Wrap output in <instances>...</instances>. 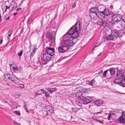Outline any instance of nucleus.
Returning a JSON list of instances; mask_svg holds the SVG:
<instances>
[{
    "label": "nucleus",
    "instance_id": "nucleus-60",
    "mask_svg": "<svg viewBox=\"0 0 125 125\" xmlns=\"http://www.w3.org/2000/svg\"><path fill=\"white\" fill-rule=\"evenodd\" d=\"M2 40L1 41V42H0V44H1L2 43Z\"/></svg>",
    "mask_w": 125,
    "mask_h": 125
},
{
    "label": "nucleus",
    "instance_id": "nucleus-37",
    "mask_svg": "<svg viewBox=\"0 0 125 125\" xmlns=\"http://www.w3.org/2000/svg\"><path fill=\"white\" fill-rule=\"evenodd\" d=\"M103 20H99L97 22V24L99 25H102V24Z\"/></svg>",
    "mask_w": 125,
    "mask_h": 125
},
{
    "label": "nucleus",
    "instance_id": "nucleus-45",
    "mask_svg": "<svg viewBox=\"0 0 125 125\" xmlns=\"http://www.w3.org/2000/svg\"><path fill=\"white\" fill-rule=\"evenodd\" d=\"M15 113L19 115H20V112L19 111H15Z\"/></svg>",
    "mask_w": 125,
    "mask_h": 125
},
{
    "label": "nucleus",
    "instance_id": "nucleus-19",
    "mask_svg": "<svg viewBox=\"0 0 125 125\" xmlns=\"http://www.w3.org/2000/svg\"><path fill=\"white\" fill-rule=\"evenodd\" d=\"M82 90V89L80 87H78L75 89L74 91L76 92H77V93H80L81 94V95H80V96L83 97L84 96V95H83V94H85V93L83 92V93H81V92Z\"/></svg>",
    "mask_w": 125,
    "mask_h": 125
},
{
    "label": "nucleus",
    "instance_id": "nucleus-24",
    "mask_svg": "<svg viewBox=\"0 0 125 125\" xmlns=\"http://www.w3.org/2000/svg\"><path fill=\"white\" fill-rule=\"evenodd\" d=\"M95 80L94 79H93L91 82L89 81H86V84H89L91 86H93V84L95 83Z\"/></svg>",
    "mask_w": 125,
    "mask_h": 125
},
{
    "label": "nucleus",
    "instance_id": "nucleus-48",
    "mask_svg": "<svg viewBox=\"0 0 125 125\" xmlns=\"http://www.w3.org/2000/svg\"><path fill=\"white\" fill-rule=\"evenodd\" d=\"M93 119L94 121H95L96 122H98V121L99 120H98L97 119H96L95 118H93Z\"/></svg>",
    "mask_w": 125,
    "mask_h": 125
},
{
    "label": "nucleus",
    "instance_id": "nucleus-38",
    "mask_svg": "<svg viewBox=\"0 0 125 125\" xmlns=\"http://www.w3.org/2000/svg\"><path fill=\"white\" fill-rule=\"evenodd\" d=\"M24 86V85L23 84H21L19 85L18 88L20 89H22L23 88Z\"/></svg>",
    "mask_w": 125,
    "mask_h": 125
},
{
    "label": "nucleus",
    "instance_id": "nucleus-28",
    "mask_svg": "<svg viewBox=\"0 0 125 125\" xmlns=\"http://www.w3.org/2000/svg\"><path fill=\"white\" fill-rule=\"evenodd\" d=\"M57 88L56 87L54 88H49L47 90L48 92H50L51 93H52V92H53L56 91Z\"/></svg>",
    "mask_w": 125,
    "mask_h": 125
},
{
    "label": "nucleus",
    "instance_id": "nucleus-61",
    "mask_svg": "<svg viewBox=\"0 0 125 125\" xmlns=\"http://www.w3.org/2000/svg\"><path fill=\"white\" fill-rule=\"evenodd\" d=\"M9 65L10 66H11L12 65L10 64H9Z\"/></svg>",
    "mask_w": 125,
    "mask_h": 125
},
{
    "label": "nucleus",
    "instance_id": "nucleus-50",
    "mask_svg": "<svg viewBox=\"0 0 125 125\" xmlns=\"http://www.w3.org/2000/svg\"><path fill=\"white\" fill-rule=\"evenodd\" d=\"M98 122L99 123H101L102 124H104L103 121H101L100 120H98Z\"/></svg>",
    "mask_w": 125,
    "mask_h": 125
},
{
    "label": "nucleus",
    "instance_id": "nucleus-33",
    "mask_svg": "<svg viewBox=\"0 0 125 125\" xmlns=\"http://www.w3.org/2000/svg\"><path fill=\"white\" fill-rule=\"evenodd\" d=\"M120 83L121 85L123 87H125V80H123V79L121 80V81H120Z\"/></svg>",
    "mask_w": 125,
    "mask_h": 125
},
{
    "label": "nucleus",
    "instance_id": "nucleus-40",
    "mask_svg": "<svg viewBox=\"0 0 125 125\" xmlns=\"http://www.w3.org/2000/svg\"><path fill=\"white\" fill-rule=\"evenodd\" d=\"M12 69L14 70V71H17L18 70V67L16 66H13L12 67Z\"/></svg>",
    "mask_w": 125,
    "mask_h": 125
},
{
    "label": "nucleus",
    "instance_id": "nucleus-43",
    "mask_svg": "<svg viewBox=\"0 0 125 125\" xmlns=\"http://www.w3.org/2000/svg\"><path fill=\"white\" fill-rule=\"evenodd\" d=\"M101 43H100L99 42V43L97 42L96 43V46L94 47V48L93 49V50L94 48L97 46H99L101 44Z\"/></svg>",
    "mask_w": 125,
    "mask_h": 125
},
{
    "label": "nucleus",
    "instance_id": "nucleus-30",
    "mask_svg": "<svg viewBox=\"0 0 125 125\" xmlns=\"http://www.w3.org/2000/svg\"><path fill=\"white\" fill-rule=\"evenodd\" d=\"M17 104L16 103L13 102L11 105V107L13 109H15L17 108Z\"/></svg>",
    "mask_w": 125,
    "mask_h": 125
},
{
    "label": "nucleus",
    "instance_id": "nucleus-57",
    "mask_svg": "<svg viewBox=\"0 0 125 125\" xmlns=\"http://www.w3.org/2000/svg\"><path fill=\"white\" fill-rule=\"evenodd\" d=\"M25 110H26V112L27 113H29V111L27 109V108H26L25 109Z\"/></svg>",
    "mask_w": 125,
    "mask_h": 125
},
{
    "label": "nucleus",
    "instance_id": "nucleus-11",
    "mask_svg": "<svg viewBox=\"0 0 125 125\" xmlns=\"http://www.w3.org/2000/svg\"><path fill=\"white\" fill-rule=\"evenodd\" d=\"M64 44L68 46H71L73 44V42L72 40H67L64 41Z\"/></svg>",
    "mask_w": 125,
    "mask_h": 125
},
{
    "label": "nucleus",
    "instance_id": "nucleus-52",
    "mask_svg": "<svg viewBox=\"0 0 125 125\" xmlns=\"http://www.w3.org/2000/svg\"><path fill=\"white\" fill-rule=\"evenodd\" d=\"M23 107L24 109H25L26 108H27L26 104H25L23 106Z\"/></svg>",
    "mask_w": 125,
    "mask_h": 125
},
{
    "label": "nucleus",
    "instance_id": "nucleus-23",
    "mask_svg": "<svg viewBox=\"0 0 125 125\" xmlns=\"http://www.w3.org/2000/svg\"><path fill=\"white\" fill-rule=\"evenodd\" d=\"M117 75L118 74H116L117 78L115 79L114 82L115 83L119 84L120 83V81H121V80L122 79L121 78L118 77H118V76ZM118 75L119 74H118Z\"/></svg>",
    "mask_w": 125,
    "mask_h": 125
},
{
    "label": "nucleus",
    "instance_id": "nucleus-34",
    "mask_svg": "<svg viewBox=\"0 0 125 125\" xmlns=\"http://www.w3.org/2000/svg\"><path fill=\"white\" fill-rule=\"evenodd\" d=\"M97 8L98 9L101 11L104 9V6L103 5H100Z\"/></svg>",
    "mask_w": 125,
    "mask_h": 125
},
{
    "label": "nucleus",
    "instance_id": "nucleus-27",
    "mask_svg": "<svg viewBox=\"0 0 125 125\" xmlns=\"http://www.w3.org/2000/svg\"><path fill=\"white\" fill-rule=\"evenodd\" d=\"M103 103V102L102 100H97L95 102V104L97 105L102 104Z\"/></svg>",
    "mask_w": 125,
    "mask_h": 125
},
{
    "label": "nucleus",
    "instance_id": "nucleus-20",
    "mask_svg": "<svg viewBox=\"0 0 125 125\" xmlns=\"http://www.w3.org/2000/svg\"><path fill=\"white\" fill-rule=\"evenodd\" d=\"M80 96L78 95V97H77V98L76 101V104L79 105L82 102V100L80 97Z\"/></svg>",
    "mask_w": 125,
    "mask_h": 125
},
{
    "label": "nucleus",
    "instance_id": "nucleus-18",
    "mask_svg": "<svg viewBox=\"0 0 125 125\" xmlns=\"http://www.w3.org/2000/svg\"><path fill=\"white\" fill-rule=\"evenodd\" d=\"M81 95L80 93H77V92H76L74 91L73 90L71 94L69 95V96L70 97H74L75 96L78 97V95Z\"/></svg>",
    "mask_w": 125,
    "mask_h": 125
},
{
    "label": "nucleus",
    "instance_id": "nucleus-16",
    "mask_svg": "<svg viewBox=\"0 0 125 125\" xmlns=\"http://www.w3.org/2000/svg\"><path fill=\"white\" fill-rule=\"evenodd\" d=\"M97 17L101 19L105 18V16L102 11L97 12Z\"/></svg>",
    "mask_w": 125,
    "mask_h": 125
},
{
    "label": "nucleus",
    "instance_id": "nucleus-44",
    "mask_svg": "<svg viewBox=\"0 0 125 125\" xmlns=\"http://www.w3.org/2000/svg\"><path fill=\"white\" fill-rule=\"evenodd\" d=\"M111 116H112V115L111 114H109V115H108V116L107 119H108V120H110V118L111 117Z\"/></svg>",
    "mask_w": 125,
    "mask_h": 125
},
{
    "label": "nucleus",
    "instance_id": "nucleus-9",
    "mask_svg": "<svg viewBox=\"0 0 125 125\" xmlns=\"http://www.w3.org/2000/svg\"><path fill=\"white\" fill-rule=\"evenodd\" d=\"M67 47L66 46H62L59 47L58 49L59 52L63 53L67 50Z\"/></svg>",
    "mask_w": 125,
    "mask_h": 125
},
{
    "label": "nucleus",
    "instance_id": "nucleus-10",
    "mask_svg": "<svg viewBox=\"0 0 125 125\" xmlns=\"http://www.w3.org/2000/svg\"><path fill=\"white\" fill-rule=\"evenodd\" d=\"M47 49L45 51V52L47 53H49L51 55L53 56L54 54V50L53 48L47 47H46Z\"/></svg>",
    "mask_w": 125,
    "mask_h": 125
},
{
    "label": "nucleus",
    "instance_id": "nucleus-1",
    "mask_svg": "<svg viewBox=\"0 0 125 125\" xmlns=\"http://www.w3.org/2000/svg\"><path fill=\"white\" fill-rule=\"evenodd\" d=\"M80 23L79 21H77L75 25L64 35V37L67 38L69 37L73 39L77 38L79 35L78 31L80 30Z\"/></svg>",
    "mask_w": 125,
    "mask_h": 125
},
{
    "label": "nucleus",
    "instance_id": "nucleus-36",
    "mask_svg": "<svg viewBox=\"0 0 125 125\" xmlns=\"http://www.w3.org/2000/svg\"><path fill=\"white\" fill-rule=\"evenodd\" d=\"M5 77L6 78L10 80L11 79V78L10 77V75L9 73L5 74H4Z\"/></svg>",
    "mask_w": 125,
    "mask_h": 125
},
{
    "label": "nucleus",
    "instance_id": "nucleus-3",
    "mask_svg": "<svg viewBox=\"0 0 125 125\" xmlns=\"http://www.w3.org/2000/svg\"><path fill=\"white\" fill-rule=\"evenodd\" d=\"M52 56L49 53L45 52L43 54V58L42 57L40 60V64H45L46 61H50L51 59Z\"/></svg>",
    "mask_w": 125,
    "mask_h": 125
},
{
    "label": "nucleus",
    "instance_id": "nucleus-39",
    "mask_svg": "<svg viewBox=\"0 0 125 125\" xmlns=\"http://www.w3.org/2000/svg\"><path fill=\"white\" fill-rule=\"evenodd\" d=\"M107 25V23L105 21L103 20L102 22V25L103 26L105 27Z\"/></svg>",
    "mask_w": 125,
    "mask_h": 125
},
{
    "label": "nucleus",
    "instance_id": "nucleus-53",
    "mask_svg": "<svg viewBox=\"0 0 125 125\" xmlns=\"http://www.w3.org/2000/svg\"><path fill=\"white\" fill-rule=\"evenodd\" d=\"M6 9H9L10 7V6H6Z\"/></svg>",
    "mask_w": 125,
    "mask_h": 125
},
{
    "label": "nucleus",
    "instance_id": "nucleus-13",
    "mask_svg": "<svg viewBox=\"0 0 125 125\" xmlns=\"http://www.w3.org/2000/svg\"><path fill=\"white\" fill-rule=\"evenodd\" d=\"M125 24V14L124 15L122 16H121V20H120V25L121 27H124Z\"/></svg>",
    "mask_w": 125,
    "mask_h": 125
},
{
    "label": "nucleus",
    "instance_id": "nucleus-63",
    "mask_svg": "<svg viewBox=\"0 0 125 125\" xmlns=\"http://www.w3.org/2000/svg\"><path fill=\"white\" fill-rule=\"evenodd\" d=\"M85 94H83V95H84V96H85Z\"/></svg>",
    "mask_w": 125,
    "mask_h": 125
},
{
    "label": "nucleus",
    "instance_id": "nucleus-59",
    "mask_svg": "<svg viewBox=\"0 0 125 125\" xmlns=\"http://www.w3.org/2000/svg\"><path fill=\"white\" fill-rule=\"evenodd\" d=\"M17 13L16 12V13H14L13 14V15H14V16L16 14H17Z\"/></svg>",
    "mask_w": 125,
    "mask_h": 125
},
{
    "label": "nucleus",
    "instance_id": "nucleus-22",
    "mask_svg": "<svg viewBox=\"0 0 125 125\" xmlns=\"http://www.w3.org/2000/svg\"><path fill=\"white\" fill-rule=\"evenodd\" d=\"M83 103L85 104H87L90 102V101L87 98L85 97L83 98Z\"/></svg>",
    "mask_w": 125,
    "mask_h": 125
},
{
    "label": "nucleus",
    "instance_id": "nucleus-29",
    "mask_svg": "<svg viewBox=\"0 0 125 125\" xmlns=\"http://www.w3.org/2000/svg\"><path fill=\"white\" fill-rule=\"evenodd\" d=\"M104 13L105 15L108 16L110 14L108 10L107 9H105L104 11H102Z\"/></svg>",
    "mask_w": 125,
    "mask_h": 125
},
{
    "label": "nucleus",
    "instance_id": "nucleus-55",
    "mask_svg": "<svg viewBox=\"0 0 125 125\" xmlns=\"http://www.w3.org/2000/svg\"><path fill=\"white\" fill-rule=\"evenodd\" d=\"M10 81H11L13 83H14V80H13L12 79V78H11V79H10Z\"/></svg>",
    "mask_w": 125,
    "mask_h": 125
},
{
    "label": "nucleus",
    "instance_id": "nucleus-42",
    "mask_svg": "<svg viewBox=\"0 0 125 125\" xmlns=\"http://www.w3.org/2000/svg\"><path fill=\"white\" fill-rule=\"evenodd\" d=\"M23 50H21V51H20V52H18V54L19 56H21L23 52Z\"/></svg>",
    "mask_w": 125,
    "mask_h": 125
},
{
    "label": "nucleus",
    "instance_id": "nucleus-17",
    "mask_svg": "<svg viewBox=\"0 0 125 125\" xmlns=\"http://www.w3.org/2000/svg\"><path fill=\"white\" fill-rule=\"evenodd\" d=\"M10 7L11 8V10H12L14 9L15 8L17 7V4L15 1L12 0L11 2Z\"/></svg>",
    "mask_w": 125,
    "mask_h": 125
},
{
    "label": "nucleus",
    "instance_id": "nucleus-5",
    "mask_svg": "<svg viewBox=\"0 0 125 125\" xmlns=\"http://www.w3.org/2000/svg\"><path fill=\"white\" fill-rule=\"evenodd\" d=\"M112 32V30L110 29L107 30L106 31L105 38L104 39V41L105 43H108V41H110L111 36Z\"/></svg>",
    "mask_w": 125,
    "mask_h": 125
},
{
    "label": "nucleus",
    "instance_id": "nucleus-4",
    "mask_svg": "<svg viewBox=\"0 0 125 125\" xmlns=\"http://www.w3.org/2000/svg\"><path fill=\"white\" fill-rule=\"evenodd\" d=\"M42 111L44 115H46L48 114L50 115L54 113V111L52 109V107L49 105L43 107L42 108Z\"/></svg>",
    "mask_w": 125,
    "mask_h": 125
},
{
    "label": "nucleus",
    "instance_id": "nucleus-26",
    "mask_svg": "<svg viewBox=\"0 0 125 125\" xmlns=\"http://www.w3.org/2000/svg\"><path fill=\"white\" fill-rule=\"evenodd\" d=\"M98 8L96 7H94L92 8L90 10L91 13H96L97 12Z\"/></svg>",
    "mask_w": 125,
    "mask_h": 125
},
{
    "label": "nucleus",
    "instance_id": "nucleus-32",
    "mask_svg": "<svg viewBox=\"0 0 125 125\" xmlns=\"http://www.w3.org/2000/svg\"><path fill=\"white\" fill-rule=\"evenodd\" d=\"M36 50H35V49L34 48V49H33L30 55V57L31 58L32 57L35 52H36Z\"/></svg>",
    "mask_w": 125,
    "mask_h": 125
},
{
    "label": "nucleus",
    "instance_id": "nucleus-54",
    "mask_svg": "<svg viewBox=\"0 0 125 125\" xmlns=\"http://www.w3.org/2000/svg\"><path fill=\"white\" fill-rule=\"evenodd\" d=\"M10 19V17H8L7 18H6V20H9Z\"/></svg>",
    "mask_w": 125,
    "mask_h": 125
},
{
    "label": "nucleus",
    "instance_id": "nucleus-35",
    "mask_svg": "<svg viewBox=\"0 0 125 125\" xmlns=\"http://www.w3.org/2000/svg\"><path fill=\"white\" fill-rule=\"evenodd\" d=\"M12 33V30H10L7 33L8 34V36L7 37V39H9V37L10 36L11 34Z\"/></svg>",
    "mask_w": 125,
    "mask_h": 125
},
{
    "label": "nucleus",
    "instance_id": "nucleus-2",
    "mask_svg": "<svg viewBox=\"0 0 125 125\" xmlns=\"http://www.w3.org/2000/svg\"><path fill=\"white\" fill-rule=\"evenodd\" d=\"M123 32L122 30L118 31L115 29L113 30L110 41L116 40L118 38L121 37L122 35Z\"/></svg>",
    "mask_w": 125,
    "mask_h": 125
},
{
    "label": "nucleus",
    "instance_id": "nucleus-64",
    "mask_svg": "<svg viewBox=\"0 0 125 125\" xmlns=\"http://www.w3.org/2000/svg\"><path fill=\"white\" fill-rule=\"evenodd\" d=\"M101 73H102V71H102V70H101Z\"/></svg>",
    "mask_w": 125,
    "mask_h": 125
},
{
    "label": "nucleus",
    "instance_id": "nucleus-21",
    "mask_svg": "<svg viewBox=\"0 0 125 125\" xmlns=\"http://www.w3.org/2000/svg\"><path fill=\"white\" fill-rule=\"evenodd\" d=\"M45 91L44 89H41L38 90L37 92L35 93V96H37L38 95L41 94L42 93L44 94Z\"/></svg>",
    "mask_w": 125,
    "mask_h": 125
},
{
    "label": "nucleus",
    "instance_id": "nucleus-62",
    "mask_svg": "<svg viewBox=\"0 0 125 125\" xmlns=\"http://www.w3.org/2000/svg\"><path fill=\"white\" fill-rule=\"evenodd\" d=\"M102 53H100V54L98 55V56H99V55H100Z\"/></svg>",
    "mask_w": 125,
    "mask_h": 125
},
{
    "label": "nucleus",
    "instance_id": "nucleus-58",
    "mask_svg": "<svg viewBox=\"0 0 125 125\" xmlns=\"http://www.w3.org/2000/svg\"><path fill=\"white\" fill-rule=\"evenodd\" d=\"M101 112H99L96 113H95V114H98L101 113Z\"/></svg>",
    "mask_w": 125,
    "mask_h": 125
},
{
    "label": "nucleus",
    "instance_id": "nucleus-8",
    "mask_svg": "<svg viewBox=\"0 0 125 125\" xmlns=\"http://www.w3.org/2000/svg\"><path fill=\"white\" fill-rule=\"evenodd\" d=\"M121 16L119 15H115L112 18V20L115 22H117L121 20Z\"/></svg>",
    "mask_w": 125,
    "mask_h": 125
},
{
    "label": "nucleus",
    "instance_id": "nucleus-31",
    "mask_svg": "<svg viewBox=\"0 0 125 125\" xmlns=\"http://www.w3.org/2000/svg\"><path fill=\"white\" fill-rule=\"evenodd\" d=\"M109 70L110 72L111 75L112 77L115 74V70L113 69H109Z\"/></svg>",
    "mask_w": 125,
    "mask_h": 125
},
{
    "label": "nucleus",
    "instance_id": "nucleus-6",
    "mask_svg": "<svg viewBox=\"0 0 125 125\" xmlns=\"http://www.w3.org/2000/svg\"><path fill=\"white\" fill-rule=\"evenodd\" d=\"M46 36V38L48 39L49 41H51L52 43L54 42L55 40V38L50 32H47Z\"/></svg>",
    "mask_w": 125,
    "mask_h": 125
},
{
    "label": "nucleus",
    "instance_id": "nucleus-25",
    "mask_svg": "<svg viewBox=\"0 0 125 125\" xmlns=\"http://www.w3.org/2000/svg\"><path fill=\"white\" fill-rule=\"evenodd\" d=\"M97 13H90V16L91 18L94 19L96 16L97 17Z\"/></svg>",
    "mask_w": 125,
    "mask_h": 125
},
{
    "label": "nucleus",
    "instance_id": "nucleus-46",
    "mask_svg": "<svg viewBox=\"0 0 125 125\" xmlns=\"http://www.w3.org/2000/svg\"><path fill=\"white\" fill-rule=\"evenodd\" d=\"M73 110L74 111L76 112L78 111L79 109L78 108H73Z\"/></svg>",
    "mask_w": 125,
    "mask_h": 125
},
{
    "label": "nucleus",
    "instance_id": "nucleus-56",
    "mask_svg": "<svg viewBox=\"0 0 125 125\" xmlns=\"http://www.w3.org/2000/svg\"><path fill=\"white\" fill-rule=\"evenodd\" d=\"M25 110H26V112L27 113H29V111L27 109V108H26L25 109Z\"/></svg>",
    "mask_w": 125,
    "mask_h": 125
},
{
    "label": "nucleus",
    "instance_id": "nucleus-14",
    "mask_svg": "<svg viewBox=\"0 0 125 125\" xmlns=\"http://www.w3.org/2000/svg\"><path fill=\"white\" fill-rule=\"evenodd\" d=\"M118 121L120 122L125 123V112L122 113V116L118 119Z\"/></svg>",
    "mask_w": 125,
    "mask_h": 125
},
{
    "label": "nucleus",
    "instance_id": "nucleus-7",
    "mask_svg": "<svg viewBox=\"0 0 125 125\" xmlns=\"http://www.w3.org/2000/svg\"><path fill=\"white\" fill-rule=\"evenodd\" d=\"M122 116V113H121L119 110L116 111L112 115V116L113 119L116 118L118 120L121 116Z\"/></svg>",
    "mask_w": 125,
    "mask_h": 125
},
{
    "label": "nucleus",
    "instance_id": "nucleus-41",
    "mask_svg": "<svg viewBox=\"0 0 125 125\" xmlns=\"http://www.w3.org/2000/svg\"><path fill=\"white\" fill-rule=\"evenodd\" d=\"M45 96L46 97H49L50 96V94L49 93L47 92L46 91V92H45Z\"/></svg>",
    "mask_w": 125,
    "mask_h": 125
},
{
    "label": "nucleus",
    "instance_id": "nucleus-12",
    "mask_svg": "<svg viewBox=\"0 0 125 125\" xmlns=\"http://www.w3.org/2000/svg\"><path fill=\"white\" fill-rule=\"evenodd\" d=\"M103 76L104 77H105L108 78H109L112 77L109 69L107 70L104 72L103 73Z\"/></svg>",
    "mask_w": 125,
    "mask_h": 125
},
{
    "label": "nucleus",
    "instance_id": "nucleus-49",
    "mask_svg": "<svg viewBox=\"0 0 125 125\" xmlns=\"http://www.w3.org/2000/svg\"><path fill=\"white\" fill-rule=\"evenodd\" d=\"M76 3H74L72 6V8H74L76 6Z\"/></svg>",
    "mask_w": 125,
    "mask_h": 125
},
{
    "label": "nucleus",
    "instance_id": "nucleus-15",
    "mask_svg": "<svg viewBox=\"0 0 125 125\" xmlns=\"http://www.w3.org/2000/svg\"><path fill=\"white\" fill-rule=\"evenodd\" d=\"M116 74H119L118 75H117L118 76V77H118L121 78L122 79L125 78V72L123 73L122 74L121 71H118L117 72Z\"/></svg>",
    "mask_w": 125,
    "mask_h": 125
},
{
    "label": "nucleus",
    "instance_id": "nucleus-51",
    "mask_svg": "<svg viewBox=\"0 0 125 125\" xmlns=\"http://www.w3.org/2000/svg\"><path fill=\"white\" fill-rule=\"evenodd\" d=\"M21 8H18L16 10V11L17 12L19 11L20 10H21Z\"/></svg>",
    "mask_w": 125,
    "mask_h": 125
},
{
    "label": "nucleus",
    "instance_id": "nucleus-47",
    "mask_svg": "<svg viewBox=\"0 0 125 125\" xmlns=\"http://www.w3.org/2000/svg\"><path fill=\"white\" fill-rule=\"evenodd\" d=\"M54 55L57 56H60V54L59 52H58L57 53H55Z\"/></svg>",
    "mask_w": 125,
    "mask_h": 125
}]
</instances>
